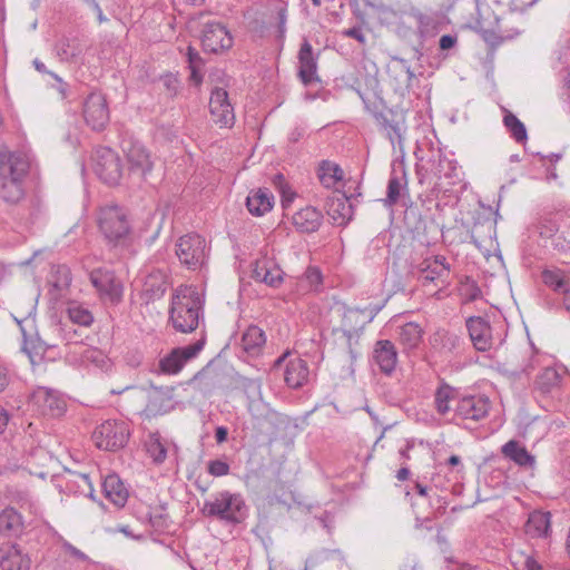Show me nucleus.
<instances>
[{"mask_svg": "<svg viewBox=\"0 0 570 570\" xmlns=\"http://www.w3.org/2000/svg\"><path fill=\"white\" fill-rule=\"evenodd\" d=\"M416 175L420 185H426L433 196L451 195L454 187L464 188L463 171L454 158L448 157L441 150L432 151L430 158L420 159L416 164Z\"/></svg>", "mask_w": 570, "mask_h": 570, "instance_id": "1", "label": "nucleus"}, {"mask_svg": "<svg viewBox=\"0 0 570 570\" xmlns=\"http://www.w3.org/2000/svg\"><path fill=\"white\" fill-rule=\"evenodd\" d=\"M202 299L194 289L177 291L171 299L170 321L176 331L190 333L199 325Z\"/></svg>", "mask_w": 570, "mask_h": 570, "instance_id": "2", "label": "nucleus"}, {"mask_svg": "<svg viewBox=\"0 0 570 570\" xmlns=\"http://www.w3.org/2000/svg\"><path fill=\"white\" fill-rule=\"evenodd\" d=\"M97 224L108 244L122 245L130 235L131 226L125 208L118 205H106L99 208Z\"/></svg>", "mask_w": 570, "mask_h": 570, "instance_id": "3", "label": "nucleus"}, {"mask_svg": "<svg viewBox=\"0 0 570 570\" xmlns=\"http://www.w3.org/2000/svg\"><path fill=\"white\" fill-rule=\"evenodd\" d=\"M362 313L357 309H347L342 320V324L337 328H333L332 333L335 343L345 347L350 361V370L354 372V364L361 356L360 338L363 331V321H360Z\"/></svg>", "mask_w": 570, "mask_h": 570, "instance_id": "4", "label": "nucleus"}, {"mask_svg": "<svg viewBox=\"0 0 570 570\" xmlns=\"http://www.w3.org/2000/svg\"><path fill=\"white\" fill-rule=\"evenodd\" d=\"M271 372L275 375L282 374L285 384L289 389L302 387L309 375L307 362L297 356L293 357L289 351L284 352L274 361Z\"/></svg>", "mask_w": 570, "mask_h": 570, "instance_id": "5", "label": "nucleus"}, {"mask_svg": "<svg viewBox=\"0 0 570 570\" xmlns=\"http://www.w3.org/2000/svg\"><path fill=\"white\" fill-rule=\"evenodd\" d=\"M30 168L29 158L23 155L13 161L12 170L0 177V197L8 204H17L24 195V179Z\"/></svg>", "mask_w": 570, "mask_h": 570, "instance_id": "6", "label": "nucleus"}, {"mask_svg": "<svg viewBox=\"0 0 570 570\" xmlns=\"http://www.w3.org/2000/svg\"><path fill=\"white\" fill-rule=\"evenodd\" d=\"M176 255L188 269L202 268L207 259L205 238L194 233L181 236L176 243Z\"/></svg>", "mask_w": 570, "mask_h": 570, "instance_id": "7", "label": "nucleus"}, {"mask_svg": "<svg viewBox=\"0 0 570 570\" xmlns=\"http://www.w3.org/2000/svg\"><path fill=\"white\" fill-rule=\"evenodd\" d=\"M129 438L128 425L122 421H106L92 433L95 445L105 451H117L124 448Z\"/></svg>", "mask_w": 570, "mask_h": 570, "instance_id": "8", "label": "nucleus"}, {"mask_svg": "<svg viewBox=\"0 0 570 570\" xmlns=\"http://www.w3.org/2000/svg\"><path fill=\"white\" fill-rule=\"evenodd\" d=\"M358 95L365 108L372 112L379 125L386 131L393 148L399 145L403 149L402 141L405 132V117L403 112L387 110L386 112L373 110L370 106L368 99L358 91Z\"/></svg>", "mask_w": 570, "mask_h": 570, "instance_id": "9", "label": "nucleus"}, {"mask_svg": "<svg viewBox=\"0 0 570 570\" xmlns=\"http://www.w3.org/2000/svg\"><path fill=\"white\" fill-rule=\"evenodd\" d=\"M31 403L45 416L59 417L67 409L66 396L53 389L38 386L31 394Z\"/></svg>", "mask_w": 570, "mask_h": 570, "instance_id": "10", "label": "nucleus"}, {"mask_svg": "<svg viewBox=\"0 0 570 570\" xmlns=\"http://www.w3.org/2000/svg\"><path fill=\"white\" fill-rule=\"evenodd\" d=\"M206 342L205 335H203L195 343L175 347L166 356L159 361V370L164 374L175 375L178 374L185 364L196 357L198 353L204 348Z\"/></svg>", "mask_w": 570, "mask_h": 570, "instance_id": "11", "label": "nucleus"}, {"mask_svg": "<svg viewBox=\"0 0 570 570\" xmlns=\"http://www.w3.org/2000/svg\"><path fill=\"white\" fill-rule=\"evenodd\" d=\"M94 170L107 185H117L121 177L118 155L109 147H99L94 154Z\"/></svg>", "mask_w": 570, "mask_h": 570, "instance_id": "12", "label": "nucleus"}, {"mask_svg": "<svg viewBox=\"0 0 570 570\" xmlns=\"http://www.w3.org/2000/svg\"><path fill=\"white\" fill-rule=\"evenodd\" d=\"M200 510L204 515L227 523L242 522L247 511L244 501H204Z\"/></svg>", "mask_w": 570, "mask_h": 570, "instance_id": "13", "label": "nucleus"}, {"mask_svg": "<svg viewBox=\"0 0 570 570\" xmlns=\"http://www.w3.org/2000/svg\"><path fill=\"white\" fill-rule=\"evenodd\" d=\"M90 281L105 302L117 304L122 297V285L109 269H94L90 273Z\"/></svg>", "mask_w": 570, "mask_h": 570, "instance_id": "14", "label": "nucleus"}, {"mask_svg": "<svg viewBox=\"0 0 570 570\" xmlns=\"http://www.w3.org/2000/svg\"><path fill=\"white\" fill-rule=\"evenodd\" d=\"M20 327L23 345L22 350L33 361V356H42L49 348L56 347V343L42 338L36 331V321L33 317H26L17 321Z\"/></svg>", "mask_w": 570, "mask_h": 570, "instance_id": "15", "label": "nucleus"}, {"mask_svg": "<svg viewBox=\"0 0 570 570\" xmlns=\"http://www.w3.org/2000/svg\"><path fill=\"white\" fill-rule=\"evenodd\" d=\"M389 83L393 91L404 97L412 87V81L415 78L407 60L399 57H393L387 65Z\"/></svg>", "mask_w": 570, "mask_h": 570, "instance_id": "16", "label": "nucleus"}, {"mask_svg": "<svg viewBox=\"0 0 570 570\" xmlns=\"http://www.w3.org/2000/svg\"><path fill=\"white\" fill-rule=\"evenodd\" d=\"M489 399L481 395H464L454 406V419L480 421L489 414Z\"/></svg>", "mask_w": 570, "mask_h": 570, "instance_id": "17", "label": "nucleus"}, {"mask_svg": "<svg viewBox=\"0 0 570 570\" xmlns=\"http://www.w3.org/2000/svg\"><path fill=\"white\" fill-rule=\"evenodd\" d=\"M83 117L94 130H101L109 121V109L100 92H91L83 104Z\"/></svg>", "mask_w": 570, "mask_h": 570, "instance_id": "18", "label": "nucleus"}, {"mask_svg": "<svg viewBox=\"0 0 570 570\" xmlns=\"http://www.w3.org/2000/svg\"><path fill=\"white\" fill-rule=\"evenodd\" d=\"M122 150L127 156L130 171L146 177L153 168L150 155L146 147L138 140L126 139L122 141Z\"/></svg>", "mask_w": 570, "mask_h": 570, "instance_id": "19", "label": "nucleus"}, {"mask_svg": "<svg viewBox=\"0 0 570 570\" xmlns=\"http://www.w3.org/2000/svg\"><path fill=\"white\" fill-rule=\"evenodd\" d=\"M209 111L214 121L220 127H230L234 125V108L225 89L216 87L212 90Z\"/></svg>", "mask_w": 570, "mask_h": 570, "instance_id": "20", "label": "nucleus"}, {"mask_svg": "<svg viewBox=\"0 0 570 570\" xmlns=\"http://www.w3.org/2000/svg\"><path fill=\"white\" fill-rule=\"evenodd\" d=\"M202 43L205 50L218 52L219 50L230 48L233 39L223 23L208 21L204 24Z\"/></svg>", "mask_w": 570, "mask_h": 570, "instance_id": "21", "label": "nucleus"}, {"mask_svg": "<svg viewBox=\"0 0 570 570\" xmlns=\"http://www.w3.org/2000/svg\"><path fill=\"white\" fill-rule=\"evenodd\" d=\"M466 328L469 331L470 338L478 351L485 352L492 347V328L483 317H469L466 320Z\"/></svg>", "mask_w": 570, "mask_h": 570, "instance_id": "22", "label": "nucleus"}, {"mask_svg": "<svg viewBox=\"0 0 570 570\" xmlns=\"http://www.w3.org/2000/svg\"><path fill=\"white\" fill-rule=\"evenodd\" d=\"M298 63V76L304 85L308 86L321 81L317 76V58L314 56L313 47L307 40L301 46Z\"/></svg>", "mask_w": 570, "mask_h": 570, "instance_id": "23", "label": "nucleus"}, {"mask_svg": "<svg viewBox=\"0 0 570 570\" xmlns=\"http://www.w3.org/2000/svg\"><path fill=\"white\" fill-rule=\"evenodd\" d=\"M372 358L382 373L391 375L397 363V352L394 344L389 340L377 341L373 348Z\"/></svg>", "mask_w": 570, "mask_h": 570, "instance_id": "24", "label": "nucleus"}, {"mask_svg": "<svg viewBox=\"0 0 570 570\" xmlns=\"http://www.w3.org/2000/svg\"><path fill=\"white\" fill-rule=\"evenodd\" d=\"M31 560L23 554L17 544L3 543L0 546V567L3 570H29Z\"/></svg>", "mask_w": 570, "mask_h": 570, "instance_id": "25", "label": "nucleus"}, {"mask_svg": "<svg viewBox=\"0 0 570 570\" xmlns=\"http://www.w3.org/2000/svg\"><path fill=\"white\" fill-rule=\"evenodd\" d=\"M284 272L273 261L263 258L256 262L253 278L271 287H278L284 282Z\"/></svg>", "mask_w": 570, "mask_h": 570, "instance_id": "26", "label": "nucleus"}, {"mask_svg": "<svg viewBox=\"0 0 570 570\" xmlns=\"http://www.w3.org/2000/svg\"><path fill=\"white\" fill-rule=\"evenodd\" d=\"M323 222V214L313 206H306L293 215V224L301 233L316 232Z\"/></svg>", "mask_w": 570, "mask_h": 570, "instance_id": "27", "label": "nucleus"}, {"mask_svg": "<svg viewBox=\"0 0 570 570\" xmlns=\"http://www.w3.org/2000/svg\"><path fill=\"white\" fill-rule=\"evenodd\" d=\"M525 533L531 538H548L551 532V513L534 510L529 514L524 525Z\"/></svg>", "mask_w": 570, "mask_h": 570, "instance_id": "28", "label": "nucleus"}, {"mask_svg": "<svg viewBox=\"0 0 570 570\" xmlns=\"http://www.w3.org/2000/svg\"><path fill=\"white\" fill-rule=\"evenodd\" d=\"M86 45L78 37H62L55 45L60 61L73 62L83 53Z\"/></svg>", "mask_w": 570, "mask_h": 570, "instance_id": "29", "label": "nucleus"}, {"mask_svg": "<svg viewBox=\"0 0 570 570\" xmlns=\"http://www.w3.org/2000/svg\"><path fill=\"white\" fill-rule=\"evenodd\" d=\"M463 345V340L455 333L448 331H438L432 337V346L441 355H458Z\"/></svg>", "mask_w": 570, "mask_h": 570, "instance_id": "30", "label": "nucleus"}, {"mask_svg": "<svg viewBox=\"0 0 570 570\" xmlns=\"http://www.w3.org/2000/svg\"><path fill=\"white\" fill-rule=\"evenodd\" d=\"M503 456L521 468H533L535 458L515 440H510L501 448Z\"/></svg>", "mask_w": 570, "mask_h": 570, "instance_id": "31", "label": "nucleus"}, {"mask_svg": "<svg viewBox=\"0 0 570 570\" xmlns=\"http://www.w3.org/2000/svg\"><path fill=\"white\" fill-rule=\"evenodd\" d=\"M104 494L107 499H129L134 495L130 484L122 480L119 474L108 473L101 482Z\"/></svg>", "mask_w": 570, "mask_h": 570, "instance_id": "32", "label": "nucleus"}, {"mask_svg": "<svg viewBox=\"0 0 570 570\" xmlns=\"http://www.w3.org/2000/svg\"><path fill=\"white\" fill-rule=\"evenodd\" d=\"M266 343L265 332L257 325H250L242 336V348L249 356H258Z\"/></svg>", "mask_w": 570, "mask_h": 570, "instance_id": "33", "label": "nucleus"}, {"mask_svg": "<svg viewBox=\"0 0 570 570\" xmlns=\"http://www.w3.org/2000/svg\"><path fill=\"white\" fill-rule=\"evenodd\" d=\"M274 197L267 188H259L249 193L246 198V207L254 216H263L273 208Z\"/></svg>", "mask_w": 570, "mask_h": 570, "instance_id": "34", "label": "nucleus"}, {"mask_svg": "<svg viewBox=\"0 0 570 570\" xmlns=\"http://www.w3.org/2000/svg\"><path fill=\"white\" fill-rule=\"evenodd\" d=\"M460 399L459 392L443 383L441 384L434 394V405L435 410L440 415H446L451 412V410L454 411V407H452V404H458V400Z\"/></svg>", "mask_w": 570, "mask_h": 570, "instance_id": "35", "label": "nucleus"}, {"mask_svg": "<svg viewBox=\"0 0 570 570\" xmlns=\"http://www.w3.org/2000/svg\"><path fill=\"white\" fill-rule=\"evenodd\" d=\"M450 272V265L442 255L435 256L433 259H425L421 264L422 278L425 282H433L443 278Z\"/></svg>", "mask_w": 570, "mask_h": 570, "instance_id": "36", "label": "nucleus"}, {"mask_svg": "<svg viewBox=\"0 0 570 570\" xmlns=\"http://www.w3.org/2000/svg\"><path fill=\"white\" fill-rule=\"evenodd\" d=\"M422 336L423 330L421 325L415 322H409L399 326L397 340L406 350L416 348L422 341Z\"/></svg>", "mask_w": 570, "mask_h": 570, "instance_id": "37", "label": "nucleus"}, {"mask_svg": "<svg viewBox=\"0 0 570 570\" xmlns=\"http://www.w3.org/2000/svg\"><path fill=\"white\" fill-rule=\"evenodd\" d=\"M405 169L401 163L397 167H393L391 177L387 184V193L385 202L387 205H395L401 196L403 187L406 185L405 181Z\"/></svg>", "mask_w": 570, "mask_h": 570, "instance_id": "38", "label": "nucleus"}, {"mask_svg": "<svg viewBox=\"0 0 570 570\" xmlns=\"http://www.w3.org/2000/svg\"><path fill=\"white\" fill-rule=\"evenodd\" d=\"M541 236L550 239L551 246L559 252H567L570 249V232H560L554 223L549 222L542 225Z\"/></svg>", "mask_w": 570, "mask_h": 570, "instance_id": "39", "label": "nucleus"}, {"mask_svg": "<svg viewBox=\"0 0 570 570\" xmlns=\"http://www.w3.org/2000/svg\"><path fill=\"white\" fill-rule=\"evenodd\" d=\"M352 214L351 205L346 198L336 197L327 202V215L336 225H345Z\"/></svg>", "mask_w": 570, "mask_h": 570, "instance_id": "40", "label": "nucleus"}, {"mask_svg": "<svg viewBox=\"0 0 570 570\" xmlns=\"http://www.w3.org/2000/svg\"><path fill=\"white\" fill-rule=\"evenodd\" d=\"M22 517L12 508L0 512V533L4 535H18L22 531Z\"/></svg>", "mask_w": 570, "mask_h": 570, "instance_id": "41", "label": "nucleus"}, {"mask_svg": "<svg viewBox=\"0 0 570 570\" xmlns=\"http://www.w3.org/2000/svg\"><path fill=\"white\" fill-rule=\"evenodd\" d=\"M48 282L58 292L67 289L71 283L69 267L67 265L52 266Z\"/></svg>", "mask_w": 570, "mask_h": 570, "instance_id": "42", "label": "nucleus"}, {"mask_svg": "<svg viewBox=\"0 0 570 570\" xmlns=\"http://www.w3.org/2000/svg\"><path fill=\"white\" fill-rule=\"evenodd\" d=\"M541 278L544 285L557 293H563V289L570 285L560 269H544L541 273Z\"/></svg>", "mask_w": 570, "mask_h": 570, "instance_id": "43", "label": "nucleus"}, {"mask_svg": "<svg viewBox=\"0 0 570 570\" xmlns=\"http://www.w3.org/2000/svg\"><path fill=\"white\" fill-rule=\"evenodd\" d=\"M560 374L553 367L544 368L535 380V386L542 393H549L560 383Z\"/></svg>", "mask_w": 570, "mask_h": 570, "instance_id": "44", "label": "nucleus"}, {"mask_svg": "<svg viewBox=\"0 0 570 570\" xmlns=\"http://www.w3.org/2000/svg\"><path fill=\"white\" fill-rule=\"evenodd\" d=\"M503 124L517 142H523L527 140L528 134L525 126L512 112L505 111Z\"/></svg>", "mask_w": 570, "mask_h": 570, "instance_id": "45", "label": "nucleus"}, {"mask_svg": "<svg viewBox=\"0 0 570 570\" xmlns=\"http://www.w3.org/2000/svg\"><path fill=\"white\" fill-rule=\"evenodd\" d=\"M318 171L321 181L326 186L343 179V170L341 167L328 160L322 161Z\"/></svg>", "mask_w": 570, "mask_h": 570, "instance_id": "46", "label": "nucleus"}, {"mask_svg": "<svg viewBox=\"0 0 570 570\" xmlns=\"http://www.w3.org/2000/svg\"><path fill=\"white\" fill-rule=\"evenodd\" d=\"M416 21V27L422 38H429L438 32V20L431 14L415 12L413 14Z\"/></svg>", "mask_w": 570, "mask_h": 570, "instance_id": "47", "label": "nucleus"}, {"mask_svg": "<svg viewBox=\"0 0 570 570\" xmlns=\"http://www.w3.org/2000/svg\"><path fill=\"white\" fill-rule=\"evenodd\" d=\"M66 487L68 490V492H67L68 495H70V494L77 495L79 492L80 495H83L89 499H95L92 484H91L88 475H86V474H79L77 476L76 481L68 482Z\"/></svg>", "mask_w": 570, "mask_h": 570, "instance_id": "48", "label": "nucleus"}, {"mask_svg": "<svg viewBox=\"0 0 570 570\" xmlns=\"http://www.w3.org/2000/svg\"><path fill=\"white\" fill-rule=\"evenodd\" d=\"M146 446L148 454L155 463L160 464L166 460L167 449L158 434H151Z\"/></svg>", "mask_w": 570, "mask_h": 570, "instance_id": "49", "label": "nucleus"}, {"mask_svg": "<svg viewBox=\"0 0 570 570\" xmlns=\"http://www.w3.org/2000/svg\"><path fill=\"white\" fill-rule=\"evenodd\" d=\"M322 283V273L317 267L309 266L304 275L299 278L297 291H312L316 289Z\"/></svg>", "mask_w": 570, "mask_h": 570, "instance_id": "50", "label": "nucleus"}, {"mask_svg": "<svg viewBox=\"0 0 570 570\" xmlns=\"http://www.w3.org/2000/svg\"><path fill=\"white\" fill-rule=\"evenodd\" d=\"M67 312H68L69 320L73 324H78L81 326H89L94 321L91 313L81 306H78V305L69 306Z\"/></svg>", "mask_w": 570, "mask_h": 570, "instance_id": "51", "label": "nucleus"}, {"mask_svg": "<svg viewBox=\"0 0 570 570\" xmlns=\"http://www.w3.org/2000/svg\"><path fill=\"white\" fill-rule=\"evenodd\" d=\"M421 505H428L433 511L424 517L416 515V521H431L434 518H438L440 514H442L445 510V507L441 504V501H414L412 504L413 510L416 512L417 509H421Z\"/></svg>", "mask_w": 570, "mask_h": 570, "instance_id": "52", "label": "nucleus"}, {"mask_svg": "<svg viewBox=\"0 0 570 570\" xmlns=\"http://www.w3.org/2000/svg\"><path fill=\"white\" fill-rule=\"evenodd\" d=\"M24 154L12 153L7 149H0V177L12 170L13 161L20 159Z\"/></svg>", "mask_w": 570, "mask_h": 570, "instance_id": "53", "label": "nucleus"}, {"mask_svg": "<svg viewBox=\"0 0 570 570\" xmlns=\"http://www.w3.org/2000/svg\"><path fill=\"white\" fill-rule=\"evenodd\" d=\"M188 62L190 68V77L195 82L202 81V75L199 73L198 69L203 63V60L199 56V53L194 50L191 47L188 48Z\"/></svg>", "mask_w": 570, "mask_h": 570, "instance_id": "54", "label": "nucleus"}, {"mask_svg": "<svg viewBox=\"0 0 570 570\" xmlns=\"http://www.w3.org/2000/svg\"><path fill=\"white\" fill-rule=\"evenodd\" d=\"M159 85L164 88L167 97H175L180 88L179 80L174 75H166L159 79Z\"/></svg>", "mask_w": 570, "mask_h": 570, "instance_id": "55", "label": "nucleus"}, {"mask_svg": "<svg viewBox=\"0 0 570 570\" xmlns=\"http://www.w3.org/2000/svg\"><path fill=\"white\" fill-rule=\"evenodd\" d=\"M278 503H282L283 505H286L287 511L291 512L292 518H297L298 514L303 513H311L312 509L314 508L312 504H306L305 501H277Z\"/></svg>", "mask_w": 570, "mask_h": 570, "instance_id": "56", "label": "nucleus"}, {"mask_svg": "<svg viewBox=\"0 0 570 570\" xmlns=\"http://www.w3.org/2000/svg\"><path fill=\"white\" fill-rule=\"evenodd\" d=\"M208 472L214 476L226 475L229 472V464L223 460L209 461Z\"/></svg>", "mask_w": 570, "mask_h": 570, "instance_id": "57", "label": "nucleus"}, {"mask_svg": "<svg viewBox=\"0 0 570 570\" xmlns=\"http://www.w3.org/2000/svg\"><path fill=\"white\" fill-rule=\"evenodd\" d=\"M243 387L248 397L261 396L262 384L258 380L246 379L243 383Z\"/></svg>", "mask_w": 570, "mask_h": 570, "instance_id": "58", "label": "nucleus"}, {"mask_svg": "<svg viewBox=\"0 0 570 570\" xmlns=\"http://www.w3.org/2000/svg\"><path fill=\"white\" fill-rule=\"evenodd\" d=\"M315 518L321 522L322 527L326 529L328 533H332L334 528V513L331 511H324L320 515H315Z\"/></svg>", "mask_w": 570, "mask_h": 570, "instance_id": "59", "label": "nucleus"}, {"mask_svg": "<svg viewBox=\"0 0 570 570\" xmlns=\"http://www.w3.org/2000/svg\"><path fill=\"white\" fill-rule=\"evenodd\" d=\"M306 134V127L304 125H296L288 132V141L292 144L298 142Z\"/></svg>", "mask_w": 570, "mask_h": 570, "instance_id": "60", "label": "nucleus"}, {"mask_svg": "<svg viewBox=\"0 0 570 570\" xmlns=\"http://www.w3.org/2000/svg\"><path fill=\"white\" fill-rule=\"evenodd\" d=\"M413 483V490H415V492H412V490L410 489H405V495H412V494H417V495H421V497H426L429 495V487L420 481H414L412 482Z\"/></svg>", "mask_w": 570, "mask_h": 570, "instance_id": "61", "label": "nucleus"}, {"mask_svg": "<svg viewBox=\"0 0 570 570\" xmlns=\"http://www.w3.org/2000/svg\"><path fill=\"white\" fill-rule=\"evenodd\" d=\"M62 548L65 549L66 552H68L70 556L75 557L78 560L85 561L88 559V557L82 551H80L78 548L73 547L68 541H65L62 543Z\"/></svg>", "mask_w": 570, "mask_h": 570, "instance_id": "62", "label": "nucleus"}, {"mask_svg": "<svg viewBox=\"0 0 570 570\" xmlns=\"http://www.w3.org/2000/svg\"><path fill=\"white\" fill-rule=\"evenodd\" d=\"M458 38L453 35H444L441 37L439 46L442 50H449L456 45Z\"/></svg>", "mask_w": 570, "mask_h": 570, "instance_id": "63", "label": "nucleus"}, {"mask_svg": "<svg viewBox=\"0 0 570 570\" xmlns=\"http://www.w3.org/2000/svg\"><path fill=\"white\" fill-rule=\"evenodd\" d=\"M505 38H512V36L508 35V36H497L494 32H491V31H488V30H484L483 31V39L491 43V45H499L503 39Z\"/></svg>", "mask_w": 570, "mask_h": 570, "instance_id": "64", "label": "nucleus"}]
</instances>
